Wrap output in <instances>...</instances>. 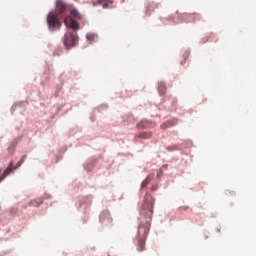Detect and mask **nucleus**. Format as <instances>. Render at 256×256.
Segmentation results:
<instances>
[{
    "instance_id": "1",
    "label": "nucleus",
    "mask_w": 256,
    "mask_h": 256,
    "mask_svg": "<svg viewBox=\"0 0 256 256\" xmlns=\"http://www.w3.org/2000/svg\"><path fill=\"white\" fill-rule=\"evenodd\" d=\"M154 200L153 198H145V202L140 210V224L138 226V244L137 250L143 252L147 236L150 232L152 216H153Z\"/></svg>"
},
{
    "instance_id": "2",
    "label": "nucleus",
    "mask_w": 256,
    "mask_h": 256,
    "mask_svg": "<svg viewBox=\"0 0 256 256\" xmlns=\"http://www.w3.org/2000/svg\"><path fill=\"white\" fill-rule=\"evenodd\" d=\"M64 23L66 27H71L72 29H74V31H68L67 33H65L63 43L67 48L73 47L74 45H77L79 41V37L77 35L79 23H77V21H75V19H73V17L71 16L65 17Z\"/></svg>"
},
{
    "instance_id": "3",
    "label": "nucleus",
    "mask_w": 256,
    "mask_h": 256,
    "mask_svg": "<svg viewBox=\"0 0 256 256\" xmlns=\"http://www.w3.org/2000/svg\"><path fill=\"white\" fill-rule=\"evenodd\" d=\"M47 22L50 27H61V21L55 11H51L47 16Z\"/></svg>"
},
{
    "instance_id": "4",
    "label": "nucleus",
    "mask_w": 256,
    "mask_h": 256,
    "mask_svg": "<svg viewBox=\"0 0 256 256\" xmlns=\"http://www.w3.org/2000/svg\"><path fill=\"white\" fill-rule=\"evenodd\" d=\"M14 170V162H10L8 168L3 172L2 176H0V182H3L9 174H11Z\"/></svg>"
},
{
    "instance_id": "5",
    "label": "nucleus",
    "mask_w": 256,
    "mask_h": 256,
    "mask_svg": "<svg viewBox=\"0 0 256 256\" xmlns=\"http://www.w3.org/2000/svg\"><path fill=\"white\" fill-rule=\"evenodd\" d=\"M56 9L58 13H64L67 9V3H64L62 0H57L56 1Z\"/></svg>"
},
{
    "instance_id": "6",
    "label": "nucleus",
    "mask_w": 256,
    "mask_h": 256,
    "mask_svg": "<svg viewBox=\"0 0 256 256\" xmlns=\"http://www.w3.org/2000/svg\"><path fill=\"white\" fill-rule=\"evenodd\" d=\"M139 129H145V128H153L154 124L152 122H148V120H141L139 124H137Z\"/></svg>"
},
{
    "instance_id": "7",
    "label": "nucleus",
    "mask_w": 256,
    "mask_h": 256,
    "mask_svg": "<svg viewBox=\"0 0 256 256\" xmlns=\"http://www.w3.org/2000/svg\"><path fill=\"white\" fill-rule=\"evenodd\" d=\"M166 89H167V87H166L165 82L158 83V91H159L160 95H165Z\"/></svg>"
},
{
    "instance_id": "8",
    "label": "nucleus",
    "mask_w": 256,
    "mask_h": 256,
    "mask_svg": "<svg viewBox=\"0 0 256 256\" xmlns=\"http://www.w3.org/2000/svg\"><path fill=\"white\" fill-rule=\"evenodd\" d=\"M137 138H141L143 140H148L149 138H152L151 132H142L141 134H138Z\"/></svg>"
},
{
    "instance_id": "9",
    "label": "nucleus",
    "mask_w": 256,
    "mask_h": 256,
    "mask_svg": "<svg viewBox=\"0 0 256 256\" xmlns=\"http://www.w3.org/2000/svg\"><path fill=\"white\" fill-rule=\"evenodd\" d=\"M153 178H154L153 175L147 176V178L142 182L141 188H146V186H148V184H150V182H151V180H153Z\"/></svg>"
},
{
    "instance_id": "10",
    "label": "nucleus",
    "mask_w": 256,
    "mask_h": 256,
    "mask_svg": "<svg viewBox=\"0 0 256 256\" xmlns=\"http://www.w3.org/2000/svg\"><path fill=\"white\" fill-rule=\"evenodd\" d=\"M177 122H173V120H168L165 124H162L161 128L162 130H167V128H170L171 126H174Z\"/></svg>"
},
{
    "instance_id": "11",
    "label": "nucleus",
    "mask_w": 256,
    "mask_h": 256,
    "mask_svg": "<svg viewBox=\"0 0 256 256\" xmlns=\"http://www.w3.org/2000/svg\"><path fill=\"white\" fill-rule=\"evenodd\" d=\"M40 204H43L42 198H39L38 200H31V202H29V206L38 207V206H40Z\"/></svg>"
},
{
    "instance_id": "12",
    "label": "nucleus",
    "mask_w": 256,
    "mask_h": 256,
    "mask_svg": "<svg viewBox=\"0 0 256 256\" xmlns=\"http://www.w3.org/2000/svg\"><path fill=\"white\" fill-rule=\"evenodd\" d=\"M71 15L77 19H81V13L77 9H71Z\"/></svg>"
},
{
    "instance_id": "13",
    "label": "nucleus",
    "mask_w": 256,
    "mask_h": 256,
    "mask_svg": "<svg viewBox=\"0 0 256 256\" xmlns=\"http://www.w3.org/2000/svg\"><path fill=\"white\" fill-rule=\"evenodd\" d=\"M26 158H27V156H22L21 160L16 164L14 169L17 170L18 168H20V166H22V164H24Z\"/></svg>"
},
{
    "instance_id": "14",
    "label": "nucleus",
    "mask_w": 256,
    "mask_h": 256,
    "mask_svg": "<svg viewBox=\"0 0 256 256\" xmlns=\"http://www.w3.org/2000/svg\"><path fill=\"white\" fill-rule=\"evenodd\" d=\"M103 1H109V3H113V0H97L93 1V5H100L101 3H103Z\"/></svg>"
},
{
    "instance_id": "15",
    "label": "nucleus",
    "mask_w": 256,
    "mask_h": 256,
    "mask_svg": "<svg viewBox=\"0 0 256 256\" xmlns=\"http://www.w3.org/2000/svg\"><path fill=\"white\" fill-rule=\"evenodd\" d=\"M161 176H163V170H162V169H160L159 172H158V174H157V177H158V178H160Z\"/></svg>"
},
{
    "instance_id": "16",
    "label": "nucleus",
    "mask_w": 256,
    "mask_h": 256,
    "mask_svg": "<svg viewBox=\"0 0 256 256\" xmlns=\"http://www.w3.org/2000/svg\"><path fill=\"white\" fill-rule=\"evenodd\" d=\"M102 3H103V7L106 8V7H108L109 1H102Z\"/></svg>"
},
{
    "instance_id": "17",
    "label": "nucleus",
    "mask_w": 256,
    "mask_h": 256,
    "mask_svg": "<svg viewBox=\"0 0 256 256\" xmlns=\"http://www.w3.org/2000/svg\"><path fill=\"white\" fill-rule=\"evenodd\" d=\"M187 57H189V53H185V55H184V61H186Z\"/></svg>"
},
{
    "instance_id": "18",
    "label": "nucleus",
    "mask_w": 256,
    "mask_h": 256,
    "mask_svg": "<svg viewBox=\"0 0 256 256\" xmlns=\"http://www.w3.org/2000/svg\"><path fill=\"white\" fill-rule=\"evenodd\" d=\"M158 186H152V190H157Z\"/></svg>"
},
{
    "instance_id": "19",
    "label": "nucleus",
    "mask_w": 256,
    "mask_h": 256,
    "mask_svg": "<svg viewBox=\"0 0 256 256\" xmlns=\"http://www.w3.org/2000/svg\"><path fill=\"white\" fill-rule=\"evenodd\" d=\"M87 38H88V39H91V38H92V36H91V35H87Z\"/></svg>"
},
{
    "instance_id": "20",
    "label": "nucleus",
    "mask_w": 256,
    "mask_h": 256,
    "mask_svg": "<svg viewBox=\"0 0 256 256\" xmlns=\"http://www.w3.org/2000/svg\"><path fill=\"white\" fill-rule=\"evenodd\" d=\"M163 168H165V169H166V168H168V167H167V166H163Z\"/></svg>"
},
{
    "instance_id": "21",
    "label": "nucleus",
    "mask_w": 256,
    "mask_h": 256,
    "mask_svg": "<svg viewBox=\"0 0 256 256\" xmlns=\"http://www.w3.org/2000/svg\"><path fill=\"white\" fill-rule=\"evenodd\" d=\"M101 220H103V216H101Z\"/></svg>"
}]
</instances>
